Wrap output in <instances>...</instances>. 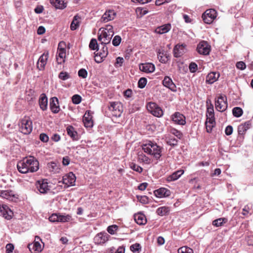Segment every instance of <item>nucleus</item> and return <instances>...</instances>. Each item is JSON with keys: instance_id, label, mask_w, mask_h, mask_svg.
I'll return each instance as SVG.
<instances>
[{"instance_id": "338daca9", "label": "nucleus", "mask_w": 253, "mask_h": 253, "mask_svg": "<svg viewBox=\"0 0 253 253\" xmlns=\"http://www.w3.org/2000/svg\"><path fill=\"white\" fill-rule=\"evenodd\" d=\"M233 132V127L231 126H228L225 130V134L227 135H230Z\"/></svg>"}, {"instance_id": "f3484780", "label": "nucleus", "mask_w": 253, "mask_h": 253, "mask_svg": "<svg viewBox=\"0 0 253 253\" xmlns=\"http://www.w3.org/2000/svg\"><path fill=\"white\" fill-rule=\"evenodd\" d=\"M163 85L169 88L172 91L175 92L176 91V87L172 82L171 79L168 76H166L163 81Z\"/></svg>"}, {"instance_id": "7c9ffc66", "label": "nucleus", "mask_w": 253, "mask_h": 253, "mask_svg": "<svg viewBox=\"0 0 253 253\" xmlns=\"http://www.w3.org/2000/svg\"><path fill=\"white\" fill-rule=\"evenodd\" d=\"M50 1L56 8L63 9L67 6L66 3L64 0H50Z\"/></svg>"}, {"instance_id": "6e6552de", "label": "nucleus", "mask_w": 253, "mask_h": 253, "mask_svg": "<svg viewBox=\"0 0 253 253\" xmlns=\"http://www.w3.org/2000/svg\"><path fill=\"white\" fill-rule=\"evenodd\" d=\"M148 110L154 116L161 117L163 115L162 109L154 102H149L147 105Z\"/></svg>"}, {"instance_id": "58836bf2", "label": "nucleus", "mask_w": 253, "mask_h": 253, "mask_svg": "<svg viewBox=\"0 0 253 253\" xmlns=\"http://www.w3.org/2000/svg\"><path fill=\"white\" fill-rule=\"evenodd\" d=\"M227 222V219L226 218H219L216 219L212 221V225L216 226L219 227L221 226L223 223H225Z\"/></svg>"}, {"instance_id": "a878e982", "label": "nucleus", "mask_w": 253, "mask_h": 253, "mask_svg": "<svg viewBox=\"0 0 253 253\" xmlns=\"http://www.w3.org/2000/svg\"><path fill=\"white\" fill-rule=\"evenodd\" d=\"M155 195L158 198L168 197L170 194V191L165 188L156 190L154 192Z\"/></svg>"}, {"instance_id": "0eeeda50", "label": "nucleus", "mask_w": 253, "mask_h": 253, "mask_svg": "<svg viewBox=\"0 0 253 253\" xmlns=\"http://www.w3.org/2000/svg\"><path fill=\"white\" fill-rule=\"evenodd\" d=\"M216 109L219 112L224 111L227 108V99L225 96L220 95L215 101Z\"/></svg>"}, {"instance_id": "13d9d810", "label": "nucleus", "mask_w": 253, "mask_h": 253, "mask_svg": "<svg viewBox=\"0 0 253 253\" xmlns=\"http://www.w3.org/2000/svg\"><path fill=\"white\" fill-rule=\"evenodd\" d=\"M236 66L237 68L241 70H245L246 68V64L243 61H239L237 62Z\"/></svg>"}, {"instance_id": "9b49d317", "label": "nucleus", "mask_w": 253, "mask_h": 253, "mask_svg": "<svg viewBox=\"0 0 253 253\" xmlns=\"http://www.w3.org/2000/svg\"><path fill=\"white\" fill-rule=\"evenodd\" d=\"M36 187L41 193L45 194L50 190V186L47 182V180L42 179L36 182Z\"/></svg>"}, {"instance_id": "5fc2aeb1", "label": "nucleus", "mask_w": 253, "mask_h": 253, "mask_svg": "<svg viewBox=\"0 0 253 253\" xmlns=\"http://www.w3.org/2000/svg\"><path fill=\"white\" fill-rule=\"evenodd\" d=\"M137 198L140 203L143 204L148 203V198L146 196H137Z\"/></svg>"}, {"instance_id": "09e8293b", "label": "nucleus", "mask_w": 253, "mask_h": 253, "mask_svg": "<svg viewBox=\"0 0 253 253\" xmlns=\"http://www.w3.org/2000/svg\"><path fill=\"white\" fill-rule=\"evenodd\" d=\"M147 84V79L145 78H141L138 82V86L140 88H143Z\"/></svg>"}, {"instance_id": "c756f323", "label": "nucleus", "mask_w": 253, "mask_h": 253, "mask_svg": "<svg viewBox=\"0 0 253 253\" xmlns=\"http://www.w3.org/2000/svg\"><path fill=\"white\" fill-rule=\"evenodd\" d=\"M39 102L41 109L43 111L46 110L47 106V98L45 94H41Z\"/></svg>"}, {"instance_id": "a211bd4d", "label": "nucleus", "mask_w": 253, "mask_h": 253, "mask_svg": "<svg viewBox=\"0 0 253 253\" xmlns=\"http://www.w3.org/2000/svg\"><path fill=\"white\" fill-rule=\"evenodd\" d=\"M49 106L53 113H57L59 111L58 99L57 97H53L50 99Z\"/></svg>"}, {"instance_id": "ddd939ff", "label": "nucleus", "mask_w": 253, "mask_h": 253, "mask_svg": "<svg viewBox=\"0 0 253 253\" xmlns=\"http://www.w3.org/2000/svg\"><path fill=\"white\" fill-rule=\"evenodd\" d=\"M48 56L49 52L46 51L40 57L37 62V68L40 70H43L44 69Z\"/></svg>"}, {"instance_id": "37998d69", "label": "nucleus", "mask_w": 253, "mask_h": 253, "mask_svg": "<svg viewBox=\"0 0 253 253\" xmlns=\"http://www.w3.org/2000/svg\"><path fill=\"white\" fill-rule=\"evenodd\" d=\"M72 217L71 215H61L59 214V222H65L71 220Z\"/></svg>"}, {"instance_id": "9d476101", "label": "nucleus", "mask_w": 253, "mask_h": 253, "mask_svg": "<svg viewBox=\"0 0 253 253\" xmlns=\"http://www.w3.org/2000/svg\"><path fill=\"white\" fill-rule=\"evenodd\" d=\"M197 51L201 54L208 55L211 50V46L207 42L203 41L197 46Z\"/></svg>"}, {"instance_id": "ea45409f", "label": "nucleus", "mask_w": 253, "mask_h": 253, "mask_svg": "<svg viewBox=\"0 0 253 253\" xmlns=\"http://www.w3.org/2000/svg\"><path fill=\"white\" fill-rule=\"evenodd\" d=\"M232 113L234 117L239 118L243 115V111L241 108L236 107L233 109Z\"/></svg>"}, {"instance_id": "603ef678", "label": "nucleus", "mask_w": 253, "mask_h": 253, "mask_svg": "<svg viewBox=\"0 0 253 253\" xmlns=\"http://www.w3.org/2000/svg\"><path fill=\"white\" fill-rule=\"evenodd\" d=\"M72 100L74 104H78L81 102L82 97L79 95L75 94L72 96Z\"/></svg>"}, {"instance_id": "49530a36", "label": "nucleus", "mask_w": 253, "mask_h": 253, "mask_svg": "<svg viewBox=\"0 0 253 253\" xmlns=\"http://www.w3.org/2000/svg\"><path fill=\"white\" fill-rule=\"evenodd\" d=\"M58 78L62 80L65 81L69 79L70 76L67 72L62 71L59 73Z\"/></svg>"}, {"instance_id": "cd10ccee", "label": "nucleus", "mask_w": 253, "mask_h": 253, "mask_svg": "<svg viewBox=\"0 0 253 253\" xmlns=\"http://www.w3.org/2000/svg\"><path fill=\"white\" fill-rule=\"evenodd\" d=\"M251 125L250 121H247L244 124H241L238 126V132L240 135H243L246 131L250 127Z\"/></svg>"}, {"instance_id": "e2e57ef3", "label": "nucleus", "mask_w": 253, "mask_h": 253, "mask_svg": "<svg viewBox=\"0 0 253 253\" xmlns=\"http://www.w3.org/2000/svg\"><path fill=\"white\" fill-rule=\"evenodd\" d=\"M6 253H11L14 250V246L12 244H8L6 246Z\"/></svg>"}, {"instance_id": "39448f33", "label": "nucleus", "mask_w": 253, "mask_h": 253, "mask_svg": "<svg viewBox=\"0 0 253 253\" xmlns=\"http://www.w3.org/2000/svg\"><path fill=\"white\" fill-rule=\"evenodd\" d=\"M20 131L25 134H28L32 130V123L28 118H24L21 121L19 125Z\"/></svg>"}, {"instance_id": "2f4dec72", "label": "nucleus", "mask_w": 253, "mask_h": 253, "mask_svg": "<svg viewBox=\"0 0 253 253\" xmlns=\"http://www.w3.org/2000/svg\"><path fill=\"white\" fill-rule=\"evenodd\" d=\"M81 21V17L78 15H75L70 25V29L72 31H74L79 28Z\"/></svg>"}, {"instance_id": "8fccbe9b", "label": "nucleus", "mask_w": 253, "mask_h": 253, "mask_svg": "<svg viewBox=\"0 0 253 253\" xmlns=\"http://www.w3.org/2000/svg\"><path fill=\"white\" fill-rule=\"evenodd\" d=\"M122 39L120 36L117 35L114 37L112 40V44L113 45L117 46H118L121 42Z\"/></svg>"}, {"instance_id": "72a5a7b5", "label": "nucleus", "mask_w": 253, "mask_h": 253, "mask_svg": "<svg viewBox=\"0 0 253 253\" xmlns=\"http://www.w3.org/2000/svg\"><path fill=\"white\" fill-rule=\"evenodd\" d=\"M48 169L50 171L54 173L59 172L60 168L59 165L54 162H51L47 164Z\"/></svg>"}, {"instance_id": "bf43d9fd", "label": "nucleus", "mask_w": 253, "mask_h": 253, "mask_svg": "<svg viewBox=\"0 0 253 253\" xmlns=\"http://www.w3.org/2000/svg\"><path fill=\"white\" fill-rule=\"evenodd\" d=\"M87 71L84 69H81L78 71V75L80 77L85 78L87 77Z\"/></svg>"}, {"instance_id": "6e6d98bb", "label": "nucleus", "mask_w": 253, "mask_h": 253, "mask_svg": "<svg viewBox=\"0 0 253 253\" xmlns=\"http://www.w3.org/2000/svg\"><path fill=\"white\" fill-rule=\"evenodd\" d=\"M189 69L190 72L195 73L198 69V66L195 63L192 62L189 66Z\"/></svg>"}, {"instance_id": "e433bc0d", "label": "nucleus", "mask_w": 253, "mask_h": 253, "mask_svg": "<svg viewBox=\"0 0 253 253\" xmlns=\"http://www.w3.org/2000/svg\"><path fill=\"white\" fill-rule=\"evenodd\" d=\"M206 116L207 120H211V122H213V120H215L214 110L212 105H211L210 107L207 108Z\"/></svg>"}, {"instance_id": "f704fd0d", "label": "nucleus", "mask_w": 253, "mask_h": 253, "mask_svg": "<svg viewBox=\"0 0 253 253\" xmlns=\"http://www.w3.org/2000/svg\"><path fill=\"white\" fill-rule=\"evenodd\" d=\"M134 220L137 224L139 225H143L146 223V219L144 215L142 214H138L135 215Z\"/></svg>"}, {"instance_id": "f03ea898", "label": "nucleus", "mask_w": 253, "mask_h": 253, "mask_svg": "<svg viewBox=\"0 0 253 253\" xmlns=\"http://www.w3.org/2000/svg\"><path fill=\"white\" fill-rule=\"evenodd\" d=\"M17 168L21 173L35 172L39 169V163L36 158L30 156L18 162Z\"/></svg>"}, {"instance_id": "680f3d73", "label": "nucleus", "mask_w": 253, "mask_h": 253, "mask_svg": "<svg viewBox=\"0 0 253 253\" xmlns=\"http://www.w3.org/2000/svg\"><path fill=\"white\" fill-rule=\"evenodd\" d=\"M251 209L250 208L249 206L248 205H247L244 207V208L243 209V212L242 214L244 215H247L248 213L252 214Z\"/></svg>"}, {"instance_id": "5701e85b", "label": "nucleus", "mask_w": 253, "mask_h": 253, "mask_svg": "<svg viewBox=\"0 0 253 253\" xmlns=\"http://www.w3.org/2000/svg\"><path fill=\"white\" fill-rule=\"evenodd\" d=\"M109 235L106 232H101L96 235V244H102L108 241Z\"/></svg>"}, {"instance_id": "bb28decb", "label": "nucleus", "mask_w": 253, "mask_h": 253, "mask_svg": "<svg viewBox=\"0 0 253 253\" xmlns=\"http://www.w3.org/2000/svg\"><path fill=\"white\" fill-rule=\"evenodd\" d=\"M0 196L2 198L11 201H13L16 198L14 193L10 190H4L1 191L0 193Z\"/></svg>"}, {"instance_id": "79ce46f5", "label": "nucleus", "mask_w": 253, "mask_h": 253, "mask_svg": "<svg viewBox=\"0 0 253 253\" xmlns=\"http://www.w3.org/2000/svg\"><path fill=\"white\" fill-rule=\"evenodd\" d=\"M215 124V120H213V122H211V120H207L206 122V129L208 132L211 131L213 127Z\"/></svg>"}, {"instance_id": "4d7b16f0", "label": "nucleus", "mask_w": 253, "mask_h": 253, "mask_svg": "<svg viewBox=\"0 0 253 253\" xmlns=\"http://www.w3.org/2000/svg\"><path fill=\"white\" fill-rule=\"evenodd\" d=\"M49 220L52 222H59V214H52L50 216H49Z\"/></svg>"}, {"instance_id": "864d4df0", "label": "nucleus", "mask_w": 253, "mask_h": 253, "mask_svg": "<svg viewBox=\"0 0 253 253\" xmlns=\"http://www.w3.org/2000/svg\"><path fill=\"white\" fill-rule=\"evenodd\" d=\"M124 62V59L123 57H118L116 58V62L115 63V66L116 67H121Z\"/></svg>"}, {"instance_id": "052dcab7", "label": "nucleus", "mask_w": 253, "mask_h": 253, "mask_svg": "<svg viewBox=\"0 0 253 253\" xmlns=\"http://www.w3.org/2000/svg\"><path fill=\"white\" fill-rule=\"evenodd\" d=\"M171 133L177 137V138L180 139L182 136L181 132L176 129H172L171 130Z\"/></svg>"}, {"instance_id": "de8ad7c7", "label": "nucleus", "mask_w": 253, "mask_h": 253, "mask_svg": "<svg viewBox=\"0 0 253 253\" xmlns=\"http://www.w3.org/2000/svg\"><path fill=\"white\" fill-rule=\"evenodd\" d=\"M130 250L134 253H138L140 249V245L138 243H135L130 247Z\"/></svg>"}, {"instance_id": "69168bd1", "label": "nucleus", "mask_w": 253, "mask_h": 253, "mask_svg": "<svg viewBox=\"0 0 253 253\" xmlns=\"http://www.w3.org/2000/svg\"><path fill=\"white\" fill-rule=\"evenodd\" d=\"M48 138V136L45 133H42L40 135V140L43 142H47Z\"/></svg>"}, {"instance_id": "c85d7f7f", "label": "nucleus", "mask_w": 253, "mask_h": 253, "mask_svg": "<svg viewBox=\"0 0 253 253\" xmlns=\"http://www.w3.org/2000/svg\"><path fill=\"white\" fill-rule=\"evenodd\" d=\"M171 26L170 24H166L158 27L155 30V32L159 34H163L168 33L171 29Z\"/></svg>"}, {"instance_id": "4c0bfd02", "label": "nucleus", "mask_w": 253, "mask_h": 253, "mask_svg": "<svg viewBox=\"0 0 253 253\" xmlns=\"http://www.w3.org/2000/svg\"><path fill=\"white\" fill-rule=\"evenodd\" d=\"M67 132L68 134L74 140H77L78 139L77 132L72 126H69L67 127Z\"/></svg>"}, {"instance_id": "423d86ee", "label": "nucleus", "mask_w": 253, "mask_h": 253, "mask_svg": "<svg viewBox=\"0 0 253 253\" xmlns=\"http://www.w3.org/2000/svg\"><path fill=\"white\" fill-rule=\"evenodd\" d=\"M216 17L217 12L214 9H207L202 15L203 21L208 24L212 23Z\"/></svg>"}, {"instance_id": "774afa93", "label": "nucleus", "mask_w": 253, "mask_h": 253, "mask_svg": "<svg viewBox=\"0 0 253 253\" xmlns=\"http://www.w3.org/2000/svg\"><path fill=\"white\" fill-rule=\"evenodd\" d=\"M246 241L248 245H253V236H248L246 239Z\"/></svg>"}, {"instance_id": "412c9836", "label": "nucleus", "mask_w": 253, "mask_h": 253, "mask_svg": "<svg viewBox=\"0 0 253 253\" xmlns=\"http://www.w3.org/2000/svg\"><path fill=\"white\" fill-rule=\"evenodd\" d=\"M28 248L32 253H39L42 250V247L39 241H34L33 244H29Z\"/></svg>"}, {"instance_id": "20e7f679", "label": "nucleus", "mask_w": 253, "mask_h": 253, "mask_svg": "<svg viewBox=\"0 0 253 253\" xmlns=\"http://www.w3.org/2000/svg\"><path fill=\"white\" fill-rule=\"evenodd\" d=\"M108 107L112 116L116 118L121 117L123 111V105L120 102H110Z\"/></svg>"}, {"instance_id": "a18cd8bd", "label": "nucleus", "mask_w": 253, "mask_h": 253, "mask_svg": "<svg viewBox=\"0 0 253 253\" xmlns=\"http://www.w3.org/2000/svg\"><path fill=\"white\" fill-rule=\"evenodd\" d=\"M129 166L130 168L135 171H137L139 173H141L143 169L135 163H131L130 164Z\"/></svg>"}, {"instance_id": "dca6fc26", "label": "nucleus", "mask_w": 253, "mask_h": 253, "mask_svg": "<svg viewBox=\"0 0 253 253\" xmlns=\"http://www.w3.org/2000/svg\"><path fill=\"white\" fill-rule=\"evenodd\" d=\"M139 69L142 72L147 73H150L153 72L155 71V67L152 63H141L139 65Z\"/></svg>"}, {"instance_id": "7ed1b4c3", "label": "nucleus", "mask_w": 253, "mask_h": 253, "mask_svg": "<svg viewBox=\"0 0 253 253\" xmlns=\"http://www.w3.org/2000/svg\"><path fill=\"white\" fill-rule=\"evenodd\" d=\"M142 149L145 153L153 156L156 159H159L162 156V148L155 142L147 141L142 145Z\"/></svg>"}, {"instance_id": "0e129e2a", "label": "nucleus", "mask_w": 253, "mask_h": 253, "mask_svg": "<svg viewBox=\"0 0 253 253\" xmlns=\"http://www.w3.org/2000/svg\"><path fill=\"white\" fill-rule=\"evenodd\" d=\"M177 140L175 138H171L168 140V141H167V143L169 145L174 146L177 145Z\"/></svg>"}, {"instance_id": "f8f14e48", "label": "nucleus", "mask_w": 253, "mask_h": 253, "mask_svg": "<svg viewBox=\"0 0 253 253\" xmlns=\"http://www.w3.org/2000/svg\"><path fill=\"white\" fill-rule=\"evenodd\" d=\"M76 179V177L75 174L73 172H70L63 177L62 183L67 187L73 186L75 184Z\"/></svg>"}, {"instance_id": "473e14b6", "label": "nucleus", "mask_w": 253, "mask_h": 253, "mask_svg": "<svg viewBox=\"0 0 253 253\" xmlns=\"http://www.w3.org/2000/svg\"><path fill=\"white\" fill-rule=\"evenodd\" d=\"M184 173L183 170H178L173 172L167 177V180L169 182L173 181L178 179Z\"/></svg>"}, {"instance_id": "aec40b11", "label": "nucleus", "mask_w": 253, "mask_h": 253, "mask_svg": "<svg viewBox=\"0 0 253 253\" xmlns=\"http://www.w3.org/2000/svg\"><path fill=\"white\" fill-rule=\"evenodd\" d=\"M157 56L160 62L162 63H167L169 59V55L163 49H159L157 50Z\"/></svg>"}, {"instance_id": "b1692460", "label": "nucleus", "mask_w": 253, "mask_h": 253, "mask_svg": "<svg viewBox=\"0 0 253 253\" xmlns=\"http://www.w3.org/2000/svg\"><path fill=\"white\" fill-rule=\"evenodd\" d=\"M219 74L217 72H211L208 74L206 77V83L212 84L216 82L219 77Z\"/></svg>"}, {"instance_id": "3c124183", "label": "nucleus", "mask_w": 253, "mask_h": 253, "mask_svg": "<svg viewBox=\"0 0 253 253\" xmlns=\"http://www.w3.org/2000/svg\"><path fill=\"white\" fill-rule=\"evenodd\" d=\"M118 229V226L116 225H112L108 227L107 231L111 235L115 234L116 231Z\"/></svg>"}, {"instance_id": "1a4fd4ad", "label": "nucleus", "mask_w": 253, "mask_h": 253, "mask_svg": "<svg viewBox=\"0 0 253 253\" xmlns=\"http://www.w3.org/2000/svg\"><path fill=\"white\" fill-rule=\"evenodd\" d=\"M64 42H60L58 44V47L57 52L56 60L58 64H62L65 62L66 57V49L62 47L64 45Z\"/></svg>"}, {"instance_id": "393cba45", "label": "nucleus", "mask_w": 253, "mask_h": 253, "mask_svg": "<svg viewBox=\"0 0 253 253\" xmlns=\"http://www.w3.org/2000/svg\"><path fill=\"white\" fill-rule=\"evenodd\" d=\"M116 16V13L114 10H109L107 11L102 16V20L104 22H107L109 21L112 20L114 19Z\"/></svg>"}, {"instance_id": "2eb2a0df", "label": "nucleus", "mask_w": 253, "mask_h": 253, "mask_svg": "<svg viewBox=\"0 0 253 253\" xmlns=\"http://www.w3.org/2000/svg\"><path fill=\"white\" fill-rule=\"evenodd\" d=\"M12 214V211L7 206L0 205V215L7 219H10L11 218Z\"/></svg>"}, {"instance_id": "4be33fe9", "label": "nucleus", "mask_w": 253, "mask_h": 253, "mask_svg": "<svg viewBox=\"0 0 253 253\" xmlns=\"http://www.w3.org/2000/svg\"><path fill=\"white\" fill-rule=\"evenodd\" d=\"M83 121L84 125L86 127H91L93 126V123L92 119V116L90 115L89 112H86L84 114Z\"/></svg>"}, {"instance_id": "c03bdc74", "label": "nucleus", "mask_w": 253, "mask_h": 253, "mask_svg": "<svg viewBox=\"0 0 253 253\" xmlns=\"http://www.w3.org/2000/svg\"><path fill=\"white\" fill-rule=\"evenodd\" d=\"M178 253H194L192 249L187 247H182L178 250Z\"/></svg>"}, {"instance_id": "c9c22d12", "label": "nucleus", "mask_w": 253, "mask_h": 253, "mask_svg": "<svg viewBox=\"0 0 253 253\" xmlns=\"http://www.w3.org/2000/svg\"><path fill=\"white\" fill-rule=\"evenodd\" d=\"M138 160L140 162L144 163L146 164H150L151 163V160L143 153H138Z\"/></svg>"}, {"instance_id": "6ab92c4d", "label": "nucleus", "mask_w": 253, "mask_h": 253, "mask_svg": "<svg viewBox=\"0 0 253 253\" xmlns=\"http://www.w3.org/2000/svg\"><path fill=\"white\" fill-rule=\"evenodd\" d=\"M186 51L185 45L177 44L173 48V54L175 57H181Z\"/></svg>"}, {"instance_id": "4468645a", "label": "nucleus", "mask_w": 253, "mask_h": 253, "mask_svg": "<svg viewBox=\"0 0 253 253\" xmlns=\"http://www.w3.org/2000/svg\"><path fill=\"white\" fill-rule=\"evenodd\" d=\"M171 118L172 121L176 124L184 125L186 123L185 117L179 112H175L172 115Z\"/></svg>"}, {"instance_id": "f257e3e1", "label": "nucleus", "mask_w": 253, "mask_h": 253, "mask_svg": "<svg viewBox=\"0 0 253 253\" xmlns=\"http://www.w3.org/2000/svg\"><path fill=\"white\" fill-rule=\"evenodd\" d=\"M113 28L111 25H107L105 28H100L98 32V41L96 40V63H101L108 55V48L106 44L110 42L114 35Z\"/></svg>"}, {"instance_id": "a19ab883", "label": "nucleus", "mask_w": 253, "mask_h": 253, "mask_svg": "<svg viewBox=\"0 0 253 253\" xmlns=\"http://www.w3.org/2000/svg\"><path fill=\"white\" fill-rule=\"evenodd\" d=\"M169 208L166 207H162L158 208L157 210V213L158 215L164 216L169 212Z\"/></svg>"}]
</instances>
